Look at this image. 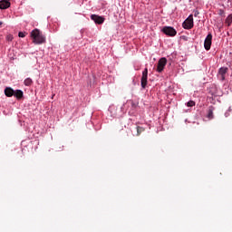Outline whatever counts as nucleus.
<instances>
[{"mask_svg": "<svg viewBox=\"0 0 232 232\" xmlns=\"http://www.w3.org/2000/svg\"><path fill=\"white\" fill-rule=\"evenodd\" d=\"M6 40L7 41H13L14 40V36L12 34H9L6 36Z\"/></svg>", "mask_w": 232, "mask_h": 232, "instance_id": "obj_17", "label": "nucleus"}, {"mask_svg": "<svg viewBox=\"0 0 232 232\" xmlns=\"http://www.w3.org/2000/svg\"><path fill=\"white\" fill-rule=\"evenodd\" d=\"M34 81L31 78H26L24 82V86H32Z\"/></svg>", "mask_w": 232, "mask_h": 232, "instance_id": "obj_14", "label": "nucleus"}, {"mask_svg": "<svg viewBox=\"0 0 232 232\" xmlns=\"http://www.w3.org/2000/svg\"><path fill=\"white\" fill-rule=\"evenodd\" d=\"M24 92L22 90H14V94L13 97H15V99L17 100H21V98L23 97Z\"/></svg>", "mask_w": 232, "mask_h": 232, "instance_id": "obj_12", "label": "nucleus"}, {"mask_svg": "<svg viewBox=\"0 0 232 232\" xmlns=\"http://www.w3.org/2000/svg\"><path fill=\"white\" fill-rule=\"evenodd\" d=\"M14 90L12 89V87H6L5 89V95L6 97H14Z\"/></svg>", "mask_w": 232, "mask_h": 232, "instance_id": "obj_11", "label": "nucleus"}, {"mask_svg": "<svg viewBox=\"0 0 232 232\" xmlns=\"http://www.w3.org/2000/svg\"><path fill=\"white\" fill-rule=\"evenodd\" d=\"M137 131H138V135H139V131H142V128L137 127Z\"/></svg>", "mask_w": 232, "mask_h": 232, "instance_id": "obj_20", "label": "nucleus"}, {"mask_svg": "<svg viewBox=\"0 0 232 232\" xmlns=\"http://www.w3.org/2000/svg\"><path fill=\"white\" fill-rule=\"evenodd\" d=\"M226 73H227V67L219 68L218 75L221 81H226Z\"/></svg>", "mask_w": 232, "mask_h": 232, "instance_id": "obj_8", "label": "nucleus"}, {"mask_svg": "<svg viewBox=\"0 0 232 232\" xmlns=\"http://www.w3.org/2000/svg\"><path fill=\"white\" fill-rule=\"evenodd\" d=\"M227 111H229L231 113V111H232L231 107L228 108Z\"/></svg>", "mask_w": 232, "mask_h": 232, "instance_id": "obj_22", "label": "nucleus"}, {"mask_svg": "<svg viewBox=\"0 0 232 232\" xmlns=\"http://www.w3.org/2000/svg\"><path fill=\"white\" fill-rule=\"evenodd\" d=\"M91 19L95 23V24H102L105 21V18L103 16L98 14H92Z\"/></svg>", "mask_w": 232, "mask_h": 232, "instance_id": "obj_7", "label": "nucleus"}, {"mask_svg": "<svg viewBox=\"0 0 232 232\" xmlns=\"http://www.w3.org/2000/svg\"><path fill=\"white\" fill-rule=\"evenodd\" d=\"M18 37H25L24 33L19 32V33H18Z\"/></svg>", "mask_w": 232, "mask_h": 232, "instance_id": "obj_18", "label": "nucleus"}, {"mask_svg": "<svg viewBox=\"0 0 232 232\" xmlns=\"http://www.w3.org/2000/svg\"><path fill=\"white\" fill-rule=\"evenodd\" d=\"M1 24H3V22H0V26H1Z\"/></svg>", "mask_w": 232, "mask_h": 232, "instance_id": "obj_23", "label": "nucleus"}, {"mask_svg": "<svg viewBox=\"0 0 232 232\" xmlns=\"http://www.w3.org/2000/svg\"><path fill=\"white\" fill-rule=\"evenodd\" d=\"M225 23L227 24V26H231V24H232V14L227 15V17L225 20Z\"/></svg>", "mask_w": 232, "mask_h": 232, "instance_id": "obj_13", "label": "nucleus"}, {"mask_svg": "<svg viewBox=\"0 0 232 232\" xmlns=\"http://www.w3.org/2000/svg\"><path fill=\"white\" fill-rule=\"evenodd\" d=\"M198 14V11H196L194 14L195 17H197Z\"/></svg>", "mask_w": 232, "mask_h": 232, "instance_id": "obj_21", "label": "nucleus"}, {"mask_svg": "<svg viewBox=\"0 0 232 232\" xmlns=\"http://www.w3.org/2000/svg\"><path fill=\"white\" fill-rule=\"evenodd\" d=\"M6 8H10V1L9 0H1L0 1V10H6Z\"/></svg>", "mask_w": 232, "mask_h": 232, "instance_id": "obj_9", "label": "nucleus"}, {"mask_svg": "<svg viewBox=\"0 0 232 232\" xmlns=\"http://www.w3.org/2000/svg\"><path fill=\"white\" fill-rule=\"evenodd\" d=\"M182 26L184 30H191L194 26L193 14H189L188 17L183 22Z\"/></svg>", "mask_w": 232, "mask_h": 232, "instance_id": "obj_3", "label": "nucleus"}, {"mask_svg": "<svg viewBox=\"0 0 232 232\" xmlns=\"http://www.w3.org/2000/svg\"><path fill=\"white\" fill-rule=\"evenodd\" d=\"M166 64H168V59H166V57L160 58L158 61L156 72H158V73H162V72H164V68H166Z\"/></svg>", "mask_w": 232, "mask_h": 232, "instance_id": "obj_2", "label": "nucleus"}, {"mask_svg": "<svg viewBox=\"0 0 232 232\" xmlns=\"http://www.w3.org/2000/svg\"><path fill=\"white\" fill-rule=\"evenodd\" d=\"M31 37L34 44H44L46 43V36L39 29H34L31 32Z\"/></svg>", "mask_w": 232, "mask_h": 232, "instance_id": "obj_1", "label": "nucleus"}, {"mask_svg": "<svg viewBox=\"0 0 232 232\" xmlns=\"http://www.w3.org/2000/svg\"><path fill=\"white\" fill-rule=\"evenodd\" d=\"M117 109L115 108V106H110L109 107V111H111V115H117V113L113 112L115 111Z\"/></svg>", "mask_w": 232, "mask_h": 232, "instance_id": "obj_15", "label": "nucleus"}, {"mask_svg": "<svg viewBox=\"0 0 232 232\" xmlns=\"http://www.w3.org/2000/svg\"><path fill=\"white\" fill-rule=\"evenodd\" d=\"M229 111H227L226 112H225V117H229Z\"/></svg>", "mask_w": 232, "mask_h": 232, "instance_id": "obj_19", "label": "nucleus"}, {"mask_svg": "<svg viewBox=\"0 0 232 232\" xmlns=\"http://www.w3.org/2000/svg\"><path fill=\"white\" fill-rule=\"evenodd\" d=\"M187 106H188V108H193V106H195V102L194 101H188L187 102Z\"/></svg>", "mask_w": 232, "mask_h": 232, "instance_id": "obj_16", "label": "nucleus"}, {"mask_svg": "<svg viewBox=\"0 0 232 232\" xmlns=\"http://www.w3.org/2000/svg\"><path fill=\"white\" fill-rule=\"evenodd\" d=\"M165 35H169V37H175L177 35V30L171 26H164L161 30Z\"/></svg>", "mask_w": 232, "mask_h": 232, "instance_id": "obj_4", "label": "nucleus"}, {"mask_svg": "<svg viewBox=\"0 0 232 232\" xmlns=\"http://www.w3.org/2000/svg\"><path fill=\"white\" fill-rule=\"evenodd\" d=\"M211 41H213V34H208L204 41L205 50H211Z\"/></svg>", "mask_w": 232, "mask_h": 232, "instance_id": "obj_6", "label": "nucleus"}, {"mask_svg": "<svg viewBox=\"0 0 232 232\" xmlns=\"http://www.w3.org/2000/svg\"><path fill=\"white\" fill-rule=\"evenodd\" d=\"M213 111H215V107L209 106L208 110L207 119L209 121L215 119V116L213 115Z\"/></svg>", "mask_w": 232, "mask_h": 232, "instance_id": "obj_10", "label": "nucleus"}, {"mask_svg": "<svg viewBox=\"0 0 232 232\" xmlns=\"http://www.w3.org/2000/svg\"><path fill=\"white\" fill-rule=\"evenodd\" d=\"M140 84H141V90H146V86H148V68H145L142 71Z\"/></svg>", "mask_w": 232, "mask_h": 232, "instance_id": "obj_5", "label": "nucleus"}]
</instances>
